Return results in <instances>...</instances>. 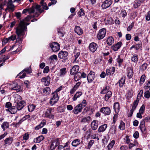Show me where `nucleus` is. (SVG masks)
<instances>
[{
  "mask_svg": "<svg viewBox=\"0 0 150 150\" xmlns=\"http://www.w3.org/2000/svg\"><path fill=\"white\" fill-rule=\"evenodd\" d=\"M29 23H25L23 21H21L19 23L18 26L16 28V33L18 36V39H20V41H22V39L19 38L21 35H23L24 34V31L27 29L26 25H28Z\"/></svg>",
  "mask_w": 150,
  "mask_h": 150,
  "instance_id": "f257e3e1",
  "label": "nucleus"
},
{
  "mask_svg": "<svg viewBox=\"0 0 150 150\" xmlns=\"http://www.w3.org/2000/svg\"><path fill=\"white\" fill-rule=\"evenodd\" d=\"M54 111V108H47L45 114V117L50 119H53L54 115L52 114V113Z\"/></svg>",
  "mask_w": 150,
  "mask_h": 150,
  "instance_id": "f03ea898",
  "label": "nucleus"
},
{
  "mask_svg": "<svg viewBox=\"0 0 150 150\" xmlns=\"http://www.w3.org/2000/svg\"><path fill=\"white\" fill-rule=\"evenodd\" d=\"M50 47L53 52H56L58 51L60 49L59 45L57 42H54L51 44Z\"/></svg>",
  "mask_w": 150,
  "mask_h": 150,
  "instance_id": "7ed1b4c3",
  "label": "nucleus"
},
{
  "mask_svg": "<svg viewBox=\"0 0 150 150\" xmlns=\"http://www.w3.org/2000/svg\"><path fill=\"white\" fill-rule=\"evenodd\" d=\"M106 30L105 28H103L100 29L97 35V38L98 40L103 39L105 36Z\"/></svg>",
  "mask_w": 150,
  "mask_h": 150,
  "instance_id": "20e7f679",
  "label": "nucleus"
},
{
  "mask_svg": "<svg viewBox=\"0 0 150 150\" xmlns=\"http://www.w3.org/2000/svg\"><path fill=\"white\" fill-rule=\"evenodd\" d=\"M100 111L106 115H109L111 113L110 109L108 107L101 108L100 110Z\"/></svg>",
  "mask_w": 150,
  "mask_h": 150,
  "instance_id": "39448f33",
  "label": "nucleus"
},
{
  "mask_svg": "<svg viewBox=\"0 0 150 150\" xmlns=\"http://www.w3.org/2000/svg\"><path fill=\"white\" fill-rule=\"evenodd\" d=\"M95 77V73L94 72L91 71L87 76V80L88 82L91 83L92 82Z\"/></svg>",
  "mask_w": 150,
  "mask_h": 150,
  "instance_id": "423d86ee",
  "label": "nucleus"
},
{
  "mask_svg": "<svg viewBox=\"0 0 150 150\" xmlns=\"http://www.w3.org/2000/svg\"><path fill=\"white\" fill-rule=\"evenodd\" d=\"M11 90H16L17 92L21 90V87L17 83H14L11 85Z\"/></svg>",
  "mask_w": 150,
  "mask_h": 150,
  "instance_id": "0eeeda50",
  "label": "nucleus"
},
{
  "mask_svg": "<svg viewBox=\"0 0 150 150\" xmlns=\"http://www.w3.org/2000/svg\"><path fill=\"white\" fill-rule=\"evenodd\" d=\"M59 98L57 93L53 95L52 98L51 99L50 101V103L52 105L56 103L58 100Z\"/></svg>",
  "mask_w": 150,
  "mask_h": 150,
  "instance_id": "6e6552de",
  "label": "nucleus"
},
{
  "mask_svg": "<svg viewBox=\"0 0 150 150\" xmlns=\"http://www.w3.org/2000/svg\"><path fill=\"white\" fill-rule=\"evenodd\" d=\"M25 102L24 101H20L18 103L15 104L17 110H21L24 107L25 105Z\"/></svg>",
  "mask_w": 150,
  "mask_h": 150,
  "instance_id": "1a4fd4ad",
  "label": "nucleus"
},
{
  "mask_svg": "<svg viewBox=\"0 0 150 150\" xmlns=\"http://www.w3.org/2000/svg\"><path fill=\"white\" fill-rule=\"evenodd\" d=\"M97 47V45L95 42L91 43L89 45V50L92 52H95L96 50Z\"/></svg>",
  "mask_w": 150,
  "mask_h": 150,
  "instance_id": "9d476101",
  "label": "nucleus"
},
{
  "mask_svg": "<svg viewBox=\"0 0 150 150\" xmlns=\"http://www.w3.org/2000/svg\"><path fill=\"white\" fill-rule=\"evenodd\" d=\"M112 1L111 0H107L105 1L102 5V7L106 9L109 7L111 4Z\"/></svg>",
  "mask_w": 150,
  "mask_h": 150,
  "instance_id": "9b49d317",
  "label": "nucleus"
},
{
  "mask_svg": "<svg viewBox=\"0 0 150 150\" xmlns=\"http://www.w3.org/2000/svg\"><path fill=\"white\" fill-rule=\"evenodd\" d=\"M122 44V42L120 41L117 44L113 45L112 46V48L114 51H116L118 50Z\"/></svg>",
  "mask_w": 150,
  "mask_h": 150,
  "instance_id": "f8f14e48",
  "label": "nucleus"
},
{
  "mask_svg": "<svg viewBox=\"0 0 150 150\" xmlns=\"http://www.w3.org/2000/svg\"><path fill=\"white\" fill-rule=\"evenodd\" d=\"M139 127L142 133H145L146 128L145 126V122L144 120L141 121Z\"/></svg>",
  "mask_w": 150,
  "mask_h": 150,
  "instance_id": "ddd939ff",
  "label": "nucleus"
},
{
  "mask_svg": "<svg viewBox=\"0 0 150 150\" xmlns=\"http://www.w3.org/2000/svg\"><path fill=\"white\" fill-rule=\"evenodd\" d=\"M79 69V67L78 65L74 66L71 70L70 73L71 75H74L78 71Z\"/></svg>",
  "mask_w": 150,
  "mask_h": 150,
  "instance_id": "4468645a",
  "label": "nucleus"
},
{
  "mask_svg": "<svg viewBox=\"0 0 150 150\" xmlns=\"http://www.w3.org/2000/svg\"><path fill=\"white\" fill-rule=\"evenodd\" d=\"M83 108L78 104L74 108L73 112L75 114H77L81 112Z\"/></svg>",
  "mask_w": 150,
  "mask_h": 150,
  "instance_id": "2eb2a0df",
  "label": "nucleus"
},
{
  "mask_svg": "<svg viewBox=\"0 0 150 150\" xmlns=\"http://www.w3.org/2000/svg\"><path fill=\"white\" fill-rule=\"evenodd\" d=\"M68 55V53L66 51H61L58 54V56L60 59H64Z\"/></svg>",
  "mask_w": 150,
  "mask_h": 150,
  "instance_id": "dca6fc26",
  "label": "nucleus"
},
{
  "mask_svg": "<svg viewBox=\"0 0 150 150\" xmlns=\"http://www.w3.org/2000/svg\"><path fill=\"white\" fill-rule=\"evenodd\" d=\"M98 123L97 121L96 120H93L91 124V128L93 130H96L98 126Z\"/></svg>",
  "mask_w": 150,
  "mask_h": 150,
  "instance_id": "f3484780",
  "label": "nucleus"
},
{
  "mask_svg": "<svg viewBox=\"0 0 150 150\" xmlns=\"http://www.w3.org/2000/svg\"><path fill=\"white\" fill-rule=\"evenodd\" d=\"M7 7H8L11 10V11L13 12L14 11L15 7L14 5L13 4V1L12 0H9L8 2Z\"/></svg>",
  "mask_w": 150,
  "mask_h": 150,
  "instance_id": "a211bd4d",
  "label": "nucleus"
},
{
  "mask_svg": "<svg viewBox=\"0 0 150 150\" xmlns=\"http://www.w3.org/2000/svg\"><path fill=\"white\" fill-rule=\"evenodd\" d=\"M115 71V68L114 67L109 68L106 69V74L107 76L113 74Z\"/></svg>",
  "mask_w": 150,
  "mask_h": 150,
  "instance_id": "6ab92c4d",
  "label": "nucleus"
},
{
  "mask_svg": "<svg viewBox=\"0 0 150 150\" xmlns=\"http://www.w3.org/2000/svg\"><path fill=\"white\" fill-rule=\"evenodd\" d=\"M17 109L15 106L11 107L8 109L6 110L8 111L11 114H14L16 113L17 112Z\"/></svg>",
  "mask_w": 150,
  "mask_h": 150,
  "instance_id": "aec40b11",
  "label": "nucleus"
},
{
  "mask_svg": "<svg viewBox=\"0 0 150 150\" xmlns=\"http://www.w3.org/2000/svg\"><path fill=\"white\" fill-rule=\"evenodd\" d=\"M74 31L79 35H81L83 33L82 29L79 26H76L74 29Z\"/></svg>",
  "mask_w": 150,
  "mask_h": 150,
  "instance_id": "412c9836",
  "label": "nucleus"
},
{
  "mask_svg": "<svg viewBox=\"0 0 150 150\" xmlns=\"http://www.w3.org/2000/svg\"><path fill=\"white\" fill-rule=\"evenodd\" d=\"M143 1L144 0H136L133 4L134 7L135 8H138Z\"/></svg>",
  "mask_w": 150,
  "mask_h": 150,
  "instance_id": "4be33fe9",
  "label": "nucleus"
},
{
  "mask_svg": "<svg viewBox=\"0 0 150 150\" xmlns=\"http://www.w3.org/2000/svg\"><path fill=\"white\" fill-rule=\"evenodd\" d=\"M113 108L116 113H118L120 110V105L119 103H115L114 104Z\"/></svg>",
  "mask_w": 150,
  "mask_h": 150,
  "instance_id": "5701e85b",
  "label": "nucleus"
},
{
  "mask_svg": "<svg viewBox=\"0 0 150 150\" xmlns=\"http://www.w3.org/2000/svg\"><path fill=\"white\" fill-rule=\"evenodd\" d=\"M107 127V125L105 124L100 126L98 128V131L99 132H103Z\"/></svg>",
  "mask_w": 150,
  "mask_h": 150,
  "instance_id": "b1692460",
  "label": "nucleus"
},
{
  "mask_svg": "<svg viewBox=\"0 0 150 150\" xmlns=\"http://www.w3.org/2000/svg\"><path fill=\"white\" fill-rule=\"evenodd\" d=\"M13 97L15 98L14 102L15 104L21 101L20 100L21 98L20 95L17 94H15L14 95Z\"/></svg>",
  "mask_w": 150,
  "mask_h": 150,
  "instance_id": "393cba45",
  "label": "nucleus"
},
{
  "mask_svg": "<svg viewBox=\"0 0 150 150\" xmlns=\"http://www.w3.org/2000/svg\"><path fill=\"white\" fill-rule=\"evenodd\" d=\"M125 77H122L121 79L117 83L119 84V86L120 87L123 86L125 83Z\"/></svg>",
  "mask_w": 150,
  "mask_h": 150,
  "instance_id": "a878e982",
  "label": "nucleus"
},
{
  "mask_svg": "<svg viewBox=\"0 0 150 150\" xmlns=\"http://www.w3.org/2000/svg\"><path fill=\"white\" fill-rule=\"evenodd\" d=\"M82 94V93L81 91H78L76 92V93L74 95L73 98V101L76 100L77 98L79 97Z\"/></svg>",
  "mask_w": 150,
  "mask_h": 150,
  "instance_id": "bb28decb",
  "label": "nucleus"
},
{
  "mask_svg": "<svg viewBox=\"0 0 150 150\" xmlns=\"http://www.w3.org/2000/svg\"><path fill=\"white\" fill-rule=\"evenodd\" d=\"M46 124V122L44 121H42L40 123L35 127V129L36 130H38L43 127Z\"/></svg>",
  "mask_w": 150,
  "mask_h": 150,
  "instance_id": "cd10ccee",
  "label": "nucleus"
},
{
  "mask_svg": "<svg viewBox=\"0 0 150 150\" xmlns=\"http://www.w3.org/2000/svg\"><path fill=\"white\" fill-rule=\"evenodd\" d=\"M128 74L127 76L129 79L131 78L133 76V69L130 68L127 69Z\"/></svg>",
  "mask_w": 150,
  "mask_h": 150,
  "instance_id": "c85d7f7f",
  "label": "nucleus"
},
{
  "mask_svg": "<svg viewBox=\"0 0 150 150\" xmlns=\"http://www.w3.org/2000/svg\"><path fill=\"white\" fill-rule=\"evenodd\" d=\"M44 139V137L42 135L39 136L34 140V142L35 143H40Z\"/></svg>",
  "mask_w": 150,
  "mask_h": 150,
  "instance_id": "c756f323",
  "label": "nucleus"
},
{
  "mask_svg": "<svg viewBox=\"0 0 150 150\" xmlns=\"http://www.w3.org/2000/svg\"><path fill=\"white\" fill-rule=\"evenodd\" d=\"M106 42L108 45H111L114 42V40L112 37H110L107 39Z\"/></svg>",
  "mask_w": 150,
  "mask_h": 150,
  "instance_id": "7c9ffc66",
  "label": "nucleus"
},
{
  "mask_svg": "<svg viewBox=\"0 0 150 150\" xmlns=\"http://www.w3.org/2000/svg\"><path fill=\"white\" fill-rule=\"evenodd\" d=\"M66 69L65 68H63L61 69L59 71L60 74L59 76L60 77H62L64 76L66 73Z\"/></svg>",
  "mask_w": 150,
  "mask_h": 150,
  "instance_id": "2f4dec72",
  "label": "nucleus"
},
{
  "mask_svg": "<svg viewBox=\"0 0 150 150\" xmlns=\"http://www.w3.org/2000/svg\"><path fill=\"white\" fill-rule=\"evenodd\" d=\"M81 78V72H78L75 74L74 79L76 81H79Z\"/></svg>",
  "mask_w": 150,
  "mask_h": 150,
  "instance_id": "473e14b6",
  "label": "nucleus"
},
{
  "mask_svg": "<svg viewBox=\"0 0 150 150\" xmlns=\"http://www.w3.org/2000/svg\"><path fill=\"white\" fill-rule=\"evenodd\" d=\"M39 14L37 13H36L34 15H29L25 18V20L26 21H29L30 20L31 18H32L35 17H38L39 16Z\"/></svg>",
  "mask_w": 150,
  "mask_h": 150,
  "instance_id": "72a5a7b5",
  "label": "nucleus"
},
{
  "mask_svg": "<svg viewBox=\"0 0 150 150\" xmlns=\"http://www.w3.org/2000/svg\"><path fill=\"white\" fill-rule=\"evenodd\" d=\"M112 95V93L110 91H108L107 93L105 96V100L107 101L111 97Z\"/></svg>",
  "mask_w": 150,
  "mask_h": 150,
  "instance_id": "f704fd0d",
  "label": "nucleus"
},
{
  "mask_svg": "<svg viewBox=\"0 0 150 150\" xmlns=\"http://www.w3.org/2000/svg\"><path fill=\"white\" fill-rule=\"evenodd\" d=\"M8 127L9 124L7 122H4L1 125V127L4 131L6 129L8 128Z\"/></svg>",
  "mask_w": 150,
  "mask_h": 150,
  "instance_id": "c9c22d12",
  "label": "nucleus"
},
{
  "mask_svg": "<svg viewBox=\"0 0 150 150\" xmlns=\"http://www.w3.org/2000/svg\"><path fill=\"white\" fill-rule=\"evenodd\" d=\"M139 101V98H137L136 100H135L133 104L132 109L133 110H135L137 106Z\"/></svg>",
  "mask_w": 150,
  "mask_h": 150,
  "instance_id": "e433bc0d",
  "label": "nucleus"
},
{
  "mask_svg": "<svg viewBox=\"0 0 150 150\" xmlns=\"http://www.w3.org/2000/svg\"><path fill=\"white\" fill-rule=\"evenodd\" d=\"M80 144V140L78 139H76L72 142V145L73 146L76 147Z\"/></svg>",
  "mask_w": 150,
  "mask_h": 150,
  "instance_id": "4c0bfd02",
  "label": "nucleus"
},
{
  "mask_svg": "<svg viewBox=\"0 0 150 150\" xmlns=\"http://www.w3.org/2000/svg\"><path fill=\"white\" fill-rule=\"evenodd\" d=\"M91 118L89 116L83 117L81 120V122L83 123L89 122L90 121Z\"/></svg>",
  "mask_w": 150,
  "mask_h": 150,
  "instance_id": "58836bf2",
  "label": "nucleus"
},
{
  "mask_svg": "<svg viewBox=\"0 0 150 150\" xmlns=\"http://www.w3.org/2000/svg\"><path fill=\"white\" fill-rule=\"evenodd\" d=\"M26 72L27 73L29 74L31 73V71L29 69V68H26L24 69L23 71L21 72L18 74L17 76H19L21 74H22L23 72Z\"/></svg>",
  "mask_w": 150,
  "mask_h": 150,
  "instance_id": "ea45409f",
  "label": "nucleus"
},
{
  "mask_svg": "<svg viewBox=\"0 0 150 150\" xmlns=\"http://www.w3.org/2000/svg\"><path fill=\"white\" fill-rule=\"evenodd\" d=\"M131 60L132 62L134 63H137L138 61V55L136 54H134L132 57Z\"/></svg>",
  "mask_w": 150,
  "mask_h": 150,
  "instance_id": "a19ab883",
  "label": "nucleus"
},
{
  "mask_svg": "<svg viewBox=\"0 0 150 150\" xmlns=\"http://www.w3.org/2000/svg\"><path fill=\"white\" fill-rule=\"evenodd\" d=\"M147 63H144L140 66V70L142 71L145 70L147 68Z\"/></svg>",
  "mask_w": 150,
  "mask_h": 150,
  "instance_id": "79ce46f5",
  "label": "nucleus"
},
{
  "mask_svg": "<svg viewBox=\"0 0 150 150\" xmlns=\"http://www.w3.org/2000/svg\"><path fill=\"white\" fill-rule=\"evenodd\" d=\"M110 131L112 134H115L116 132V128L115 126L114 125H112L110 129Z\"/></svg>",
  "mask_w": 150,
  "mask_h": 150,
  "instance_id": "37998d69",
  "label": "nucleus"
},
{
  "mask_svg": "<svg viewBox=\"0 0 150 150\" xmlns=\"http://www.w3.org/2000/svg\"><path fill=\"white\" fill-rule=\"evenodd\" d=\"M28 109L29 111L32 112L35 108V106L33 105H30L28 106Z\"/></svg>",
  "mask_w": 150,
  "mask_h": 150,
  "instance_id": "c03bdc74",
  "label": "nucleus"
},
{
  "mask_svg": "<svg viewBox=\"0 0 150 150\" xmlns=\"http://www.w3.org/2000/svg\"><path fill=\"white\" fill-rule=\"evenodd\" d=\"M115 144V141L114 140H112L108 145L107 147L108 150H110L113 147L114 144Z\"/></svg>",
  "mask_w": 150,
  "mask_h": 150,
  "instance_id": "a18cd8bd",
  "label": "nucleus"
},
{
  "mask_svg": "<svg viewBox=\"0 0 150 150\" xmlns=\"http://www.w3.org/2000/svg\"><path fill=\"white\" fill-rule=\"evenodd\" d=\"M125 123L123 121L120 122L119 128L120 130H124L125 129Z\"/></svg>",
  "mask_w": 150,
  "mask_h": 150,
  "instance_id": "49530a36",
  "label": "nucleus"
},
{
  "mask_svg": "<svg viewBox=\"0 0 150 150\" xmlns=\"http://www.w3.org/2000/svg\"><path fill=\"white\" fill-rule=\"evenodd\" d=\"M5 144L9 145L12 143V139L10 138H7L4 140Z\"/></svg>",
  "mask_w": 150,
  "mask_h": 150,
  "instance_id": "de8ad7c7",
  "label": "nucleus"
},
{
  "mask_svg": "<svg viewBox=\"0 0 150 150\" xmlns=\"http://www.w3.org/2000/svg\"><path fill=\"white\" fill-rule=\"evenodd\" d=\"M117 60V62L119 64V66H120L122 64V62L123 61V59H121L120 57V55H118V58Z\"/></svg>",
  "mask_w": 150,
  "mask_h": 150,
  "instance_id": "09e8293b",
  "label": "nucleus"
},
{
  "mask_svg": "<svg viewBox=\"0 0 150 150\" xmlns=\"http://www.w3.org/2000/svg\"><path fill=\"white\" fill-rule=\"evenodd\" d=\"M146 76L145 75H142L141 77L140 80V83L141 84H142L144 82Z\"/></svg>",
  "mask_w": 150,
  "mask_h": 150,
  "instance_id": "8fccbe9b",
  "label": "nucleus"
},
{
  "mask_svg": "<svg viewBox=\"0 0 150 150\" xmlns=\"http://www.w3.org/2000/svg\"><path fill=\"white\" fill-rule=\"evenodd\" d=\"M50 89L49 87H46L43 90L44 93H50Z\"/></svg>",
  "mask_w": 150,
  "mask_h": 150,
  "instance_id": "3c124183",
  "label": "nucleus"
},
{
  "mask_svg": "<svg viewBox=\"0 0 150 150\" xmlns=\"http://www.w3.org/2000/svg\"><path fill=\"white\" fill-rule=\"evenodd\" d=\"M86 102L85 100H83L82 101L81 103L79 105L81 106L82 108H83L86 105Z\"/></svg>",
  "mask_w": 150,
  "mask_h": 150,
  "instance_id": "603ef678",
  "label": "nucleus"
},
{
  "mask_svg": "<svg viewBox=\"0 0 150 150\" xmlns=\"http://www.w3.org/2000/svg\"><path fill=\"white\" fill-rule=\"evenodd\" d=\"M48 78L47 79L46 81L45 82V86H48L50 83V78L49 76H48Z\"/></svg>",
  "mask_w": 150,
  "mask_h": 150,
  "instance_id": "864d4df0",
  "label": "nucleus"
},
{
  "mask_svg": "<svg viewBox=\"0 0 150 150\" xmlns=\"http://www.w3.org/2000/svg\"><path fill=\"white\" fill-rule=\"evenodd\" d=\"M144 96L145 98H149L150 96V93L149 91H146L144 92Z\"/></svg>",
  "mask_w": 150,
  "mask_h": 150,
  "instance_id": "5fc2aeb1",
  "label": "nucleus"
},
{
  "mask_svg": "<svg viewBox=\"0 0 150 150\" xmlns=\"http://www.w3.org/2000/svg\"><path fill=\"white\" fill-rule=\"evenodd\" d=\"M79 16H83L85 14L84 10L82 9L81 8L80 11L78 13Z\"/></svg>",
  "mask_w": 150,
  "mask_h": 150,
  "instance_id": "6e6d98bb",
  "label": "nucleus"
},
{
  "mask_svg": "<svg viewBox=\"0 0 150 150\" xmlns=\"http://www.w3.org/2000/svg\"><path fill=\"white\" fill-rule=\"evenodd\" d=\"M109 87L108 86H106L105 88H104L102 91L100 92L101 94H105L106 92V90H108Z\"/></svg>",
  "mask_w": 150,
  "mask_h": 150,
  "instance_id": "4d7b16f0",
  "label": "nucleus"
},
{
  "mask_svg": "<svg viewBox=\"0 0 150 150\" xmlns=\"http://www.w3.org/2000/svg\"><path fill=\"white\" fill-rule=\"evenodd\" d=\"M16 38V35H13L11 36L10 37L8 38V39L9 40H11L14 41Z\"/></svg>",
  "mask_w": 150,
  "mask_h": 150,
  "instance_id": "13d9d810",
  "label": "nucleus"
},
{
  "mask_svg": "<svg viewBox=\"0 0 150 150\" xmlns=\"http://www.w3.org/2000/svg\"><path fill=\"white\" fill-rule=\"evenodd\" d=\"M49 67L48 66H46L44 69L43 72L44 73H47L49 71Z\"/></svg>",
  "mask_w": 150,
  "mask_h": 150,
  "instance_id": "bf43d9fd",
  "label": "nucleus"
},
{
  "mask_svg": "<svg viewBox=\"0 0 150 150\" xmlns=\"http://www.w3.org/2000/svg\"><path fill=\"white\" fill-rule=\"evenodd\" d=\"M145 109V106L144 105H143L141 107L139 110V112L143 114L144 111Z\"/></svg>",
  "mask_w": 150,
  "mask_h": 150,
  "instance_id": "052dcab7",
  "label": "nucleus"
},
{
  "mask_svg": "<svg viewBox=\"0 0 150 150\" xmlns=\"http://www.w3.org/2000/svg\"><path fill=\"white\" fill-rule=\"evenodd\" d=\"M9 58V56H5V55L2 56V59L3 60V62H4L5 61L8 59Z\"/></svg>",
  "mask_w": 150,
  "mask_h": 150,
  "instance_id": "680f3d73",
  "label": "nucleus"
},
{
  "mask_svg": "<svg viewBox=\"0 0 150 150\" xmlns=\"http://www.w3.org/2000/svg\"><path fill=\"white\" fill-rule=\"evenodd\" d=\"M57 110L59 112H63L64 110V108L62 106H59L57 108Z\"/></svg>",
  "mask_w": 150,
  "mask_h": 150,
  "instance_id": "e2e57ef3",
  "label": "nucleus"
},
{
  "mask_svg": "<svg viewBox=\"0 0 150 150\" xmlns=\"http://www.w3.org/2000/svg\"><path fill=\"white\" fill-rule=\"evenodd\" d=\"M50 59L51 60H52L53 59H55L56 60L57 59V56L55 54H54L50 56Z\"/></svg>",
  "mask_w": 150,
  "mask_h": 150,
  "instance_id": "0e129e2a",
  "label": "nucleus"
},
{
  "mask_svg": "<svg viewBox=\"0 0 150 150\" xmlns=\"http://www.w3.org/2000/svg\"><path fill=\"white\" fill-rule=\"evenodd\" d=\"M29 137V134L28 133H25L23 136V139L25 140H27Z\"/></svg>",
  "mask_w": 150,
  "mask_h": 150,
  "instance_id": "69168bd1",
  "label": "nucleus"
},
{
  "mask_svg": "<svg viewBox=\"0 0 150 150\" xmlns=\"http://www.w3.org/2000/svg\"><path fill=\"white\" fill-rule=\"evenodd\" d=\"M94 143V141L93 140H91L90 141L88 144V146L89 149L90 148Z\"/></svg>",
  "mask_w": 150,
  "mask_h": 150,
  "instance_id": "338daca9",
  "label": "nucleus"
},
{
  "mask_svg": "<svg viewBox=\"0 0 150 150\" xmlns=\"http://www.w3.org/2000/svg\"><path fill=\"white\" fill-rule=\"evenodd\" d=\"M8 38H5L4 39L2 42V44L3 45H4L5 44L7 43L9 41Z\"/></svg>",
  "mask_w": 150,
  "mask_h": 150,
  "instance_id": "774afa93",
  "label": "nucleus"
}]
</instances>
